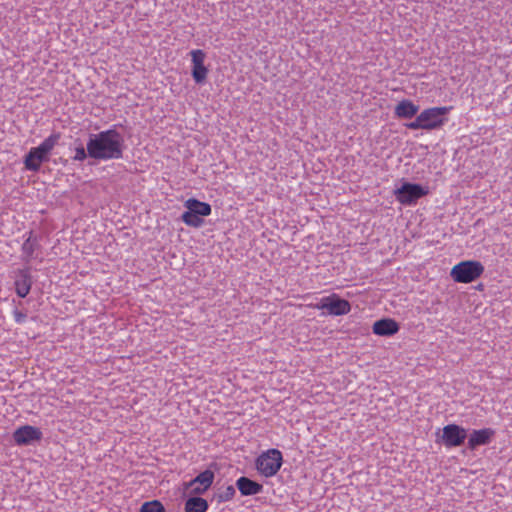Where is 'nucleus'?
I'll use <instances>...</instances> for the list:
<instances>
[{
  "label": "nucleus",
  "mask_w": 512,
  "mask_h": 512,
  "mask_svg": "<svg viewBox=\"0 0 512 512\" xmlns=\"http://www.w3.org/2000/svg\"><path fill=\"white\" fill-rule=\"evenodd\" d=\"M87 146L90 158L98 161L121 159L126 149L124 136L114 127L89 134Z\"/></svg>",
  "instance_id": "nucleus-1"
},
{
  "label": "nucleus",
  "mask_w": 512,
  "mask_h": 512,
  "mask_svg": "<svg viewBox=\"0 0 512 512\" xmlns=\"http://www.w3.org/2000/svg\"><path fill=\"white\" fill-rule=\"evenodd\" d=\"M60 139V133H53L37 147L30 149L25 156V168L32 172H37L40 169L41 163L49 159V154L57 145Z\"/></svg>",
  "instance_id": "nucleus-2"
},
{
  "label": "nucleus",
  "mask_w": 512,
  "mask_h": 512,
  "mask_svg": "<svg viewBox=\"0 0 512 512\" xmlns=\"http://www.w3.org/2000/svg\"><path fill=\"white\" fill-rule=\"evenodd\" d=\"M186 211L182 214L181 220L190 227L198 228L204 223L203 217L211 214V206L191 198L185 202Z\"/></svg>",
  "instance_id": "nucleus-3"
},
{
  "label": "nucleus",
  "mask_w": 512,
  "mask_h": 512,
  "mask_svg": "<svg viewBox=\"0 0 512 512\" xmlns=\"http://www.w3.org/2000/svg\"><path fill=\"white\" fill-rule=\"evenodd\" d=\"M484 272V266L479 261L467 260L456 264L451 270V277L457 283H471Z\"/></svg>",
  "instance_id": "nucleus-4"
},
{
  "label": "nucleus",
  "mask_w": 512,
  "mask_h": 512,
  "mask_svg": "<svg viewBox=\"0 0 512 512\" xmlns=\"http://www.w3.org/2000/svg\"><path fill=\"white\" fill-rule=\"evenodd\" d=\"M314 308L322 311L323 316H343L351 311L348 300L340 298L337 294L322 297Z\"/></svg>",
  "instance_id": "nucleus-5"
},
{
  "label": "nucleus",
  "mask_w": 512,
  "mask_h": 512,
  "mask_svg": "<svg viewBox=\"0 0 512 512\" xmlns=\"http://www.w3.org/2000/svg\"><path fill=\"white\" fill-rule=\"evenodd\" d=\"M429 193L428 187L416 183L404 182L395 189L396 200L405 206H411Z\"/></svg>",
  "instance_id": "nucleus-6"
},
{
  "label": "nucleus",
  "mask_w": 512,
  "mask_h": 512,
  "mask_svg": "<svg viewBox=\"0 0 512 512\" xmlns=\"http://www.w3.org/2000/svg\"><path fill=\"white\" fill-rule=\"evenodd\" d=\"M282 462V453L278 449H269L258 456V473L265 477L274 476Z\"/></svg>",
  "instance_id": "nucleus-7"
},
{
  "label": "nucleus",
  "mask_w": 512,
  "mask_h": 512,
  "mask_svg": "<svg viewBox=\"0 0 512 512\" xmlns=\"http://www.w3.org/2000/svg\"><path fill=\"white\" fill-rule=\"evenodd\" d=\"M451 107H432L423 110L420 113L424 130H435L442 127L447 122V114Z\"/></svg>",
  "instance_id": "nucleus-8"
},
{
  "label": "nucleus",
  "mask_w": 512,
  "mask_h": 512,
  "mask_svg": "<svg viewBox=\"0 0 512 512\" xmlns=\"http://www.w3.org/2000/svg\"><path fill=\"white\" fill-rule=\"evenodd\" d=\"M467 438V430L457 424H448L443 427L440 442L446 448L461 446Z\"/></svg>",
  "instance_id": "nucleus-9"
},
{
  "label": "nucleus",
  "mask_w": 512,
  "mask_h": 512,
  "mask_svg": "<svg viewBox=\"0 0 512 512\" xmlns=\"http://www.w3.org/2000/svg\"><path fill=\"white\" fill-rule=\"evenodd\" d=\"M13 440L18 446H28L41 441L42 431L31 425H23L13 432Z\"/></svg>",
  "instance_id": "nucleus-10"
},
{
  "label": "nucleus",
  "mask_w": 512,
  "mask_h": 512,
  "mask_svg": "<svg viewBox=\"0 0 512 512\" xmlns=\"http://www.w3.org/2000/svg\"><path fill=\"white\" fill-rule=\"evenodd\" d=\"M190 55L192 57V77L197 84H202L208 74V69L204 65L206 55L200 49L192 50Z\"/></svg>",
  "instance_id": "nucleus-11"
},
{
  "label": "nucleus",
  "mask_w": 512,
  "mask_h": 512,
  "mask_svg": "<svg viewBox=\"0 0 512 512\" xmlns=\"http://www.w3.org/2000/svg\"><path fill=\"white\" fill-rule=\"evenodd\" d=\"M214 481V473L213 471L207 469L200 474H198L194 479L189 481L186 484L187 488L191 489V492L194 494H202L204 493Z\"/></svg>",
  "instance_id": "nucleus-12"
},
{
  "label": "nucleus",
  "mask_w": 512,
  "mask_h": 512,
  "mask_svg": "<svg viewBox=\"0 0 512 512\" xmlns=\"http://www.w3.org/2000/svg\"><path fill=\"white\" fill-rule=\"evenodd\" d=\"M495 435L492 428H483L479 430H472L468 436L467 447L470 450H475L479 446L489 444Z\"/></svg>",
  "instance_id": "nucleus-13"
},
{
  "label": "nucleus",
  "mask_w": 512,
  "mask_h": 512,
  "mask_svg": "<svg viewBox=\"0 0 512 512\" xmlns=\"http://www.w3.org/2000/svg\"><path fill=\"white\" fill-rule=\"evenodd\" d=\"M33 281L30 268L19 269L15 278V291L20 298H25L32 287Z\"/></svg>",
  "instance_id": "nucleus-14"
},
{
  "label": "nucleus",
  "mask_w": 512,
  "mask_h": 512,
  "mask_svg": "<svg viewBox=\"0 0 512 512\" xmlns=\"http://www.w3.org/2000/svg\"><path fill=\"white\" fill-rule=\"evenodd\" d=\"M41 248L39 237L30 231L21 247L22 259L29 263L32 259L37 258L36 252Z\"/></svg>",
  "instance_id": "nucleus-15"
},
{
  "label": "nucleus",
  "mask_w": 512,
  "mask_h": 512,
  "mask_svg": "<svg viewBox=\"0 0 512 512\" xmlns=\"http://www.w3.org/2000/svg\"><path fill=\"white\" fill-rule=\"evenodd\" d=\"M373 333L379 336H392L399 331L398 323L390 318L376 321L373 324Z\"/></svg>",
  "instance_id": "nucleus-16"
},
{
  "label": "nucleus",
  "mask_w": 512,
  "mask_h": 512,
  "mask_svg": "<svg viewBox=\"0 0 512 512\" xmlns=\"http://www.w3.org/2000/svg\"><path fill=\"white\" fill-rule=\"evenodd\" d=\"M418 110L419 107L411 100H402L396 105L394 113L398 118L409 119L414 117Z\"/></svg>",
  "instance_id": "nucleus-17"
},
{
  "label": "nucleus",
  "mask_w": 512,
  "mask_h": 512,
  "mask_svg": "<svg viewBox=\"0 0 512 512\" xmlns=\"http://www.w3.org/2000/svg\"><path fill=\"white\" fill-rule=\"evenodd\" d=\"M208 502L201 497H190L185 502V512H206Z\"/></svg>",
  "instance_id": "nucleus-18"
},
{
  "label": "nucleus",
  "mask_w": 512,
  "mask_h": 512,
  "mask_svg": "<svg viewBox=\"0 0 512 512\" xmlns=\"http://www.w3.org/2000/svg\"><path fill=\"white\" fill-rule=\"evenodd\" d=\"M236 486L242 495H254L256 494V481H253L247 477H240L236 481Z\"/></svg>",
  "instance_id": "nucleus-19"
},
{
  "label": "nucleus",
  "mask_w": 512,
  "mask_h": 512,
  "mask_svg": "<svg viewBox=\"0 0 512 512\" xmlns=\"http://www.w3.org/2000/svg\"><path fill=\"white\" fill-rule=\"evenodd\" d=\"M140 512H166V510L161 502L153 500L142 504Z\"/></svg>",
  "instance_id": "nucleus-20"
},
{
  "label": "nucleus",
  "mask_w": 512,
  "mask_h": 512,
  "mask_svg": "<svg viewBox=\"0 0 512 512\" xmlns=\"http://www.w3.org/2000/svg\"><path fill=\"white\" fill-rule=\"evenodd\" d=\"M88 157L90 158V152L87 145L86 148L82 144L75 148V154L73 156L74 161L83 162Z\"/></svg>",
  "instance_id": "nucleus-21"
},
{
  "label": "nucleus",
  "mask_w": 512,
  "mask_h": 512,
  "mask_svg": "<svg viewBox=\"0 0 512 512\" xmlns=\"http://www.w3.org/2000/svg\"><path fill=\"white\" fill-rule=\"evenodd\" d=\"M235 493H236V490L232 485L227 486L223 491H221L218 494L219 501L220 502L229 501L234 497Z\"/></svg>",
  "instance_id": "nucleus-22"
},
{
  "label": "nucleus",
  "mask_w": 512,
  "mask_h": 512,
  "mask_svg": "<svg viewBox=\"0 0 512 512\" xmlns=\"http://www.w3.org/2000/svg\"><path fill=\"white\" fill-rule=\"evenodd\" d=\"M406 127L408 129H411V130H418V129H423L424 130V126H423V123L421 121L420 114L417 115V117H416V119L414 121L407 123Z\"/></svg>",
  "instance_id": "nucleus-23"
},
{
  "label": "nucleus",
  "mask_w": 512,
  "mask_h": 512,
  "mask_svg": "<svg viewBox=\"0 0 512 512\" xmlns=\"http://www.w3.org/2000/svg\"><path fill=\"white\" fill-rule=\"evenodd\" d=\"M13 317H14V320L16 323L22 324L26 321L27 315L25 313H23L22 311L15 309L13 311Z\"/></svg>",
  "instance_id": "nucleus-24"
},
{
  "label": "nucleus",
  "mask_w": 512,
  "mask_h": 512,
  "mask_svg": "<svg viewBox=\"0 0 512 512\" xmlns=\"http://www.w3.org/2000/svg\"><path fill=\"white\" fill-rule=\"evenodd\" d=\"M262 486L258 484L257 486V489H258V492L261 490Z\"/></svg>",
  "instance_id": "nucleus-25"
}]
</instances>
